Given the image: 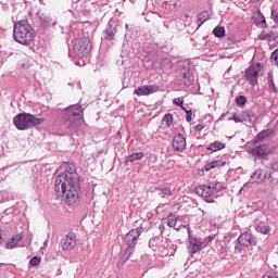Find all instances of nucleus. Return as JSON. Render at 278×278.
Returning <instances> with one entry per match:
<instances>
[{"instance_id":"nucleus-1","label":"nucleus","mask_w":278,"mask_h":278,"mask_svg":"<svg viewBox=\"0 0 278 278\" xmlns=\"http://www.w3.org/2000/svg\"><path fill=\"white\" fill-rule=\"evenodd\" d=\"M54 194L63 199L67 205H74L81 197V185L75 163H66L65 172L58 175L54 184Z\"/></svg>"},{"instance_id":"nucleus-2","label":"nucleus","mask_w":278,"mask_h":278,"mask_svg":"<svg viewBox=\"0 0 278 278\" xmlns=\"http://www.w3.org/2000/svg\"><path fill=\"white\" fill-rule=\"evenodd\" d=\"M13 38L15 42L29 47L36 38V33L27 20H22L13 26Z\"/></svg>"},{"instance_id":"nucleus-3","label":"nucleus","mask_w":278,"mask_h":278,"mask_svg":"<svg viewBox=\"0 0 278 278\" xmlns=\"http://www.w3.org/2000/svg\"><path fill=\"white\" fill-rule=\"evenodd\" d=\"M84 118V109L81 105L74 104L65 109V116H64V127L68 129V131L73 132L79 127Z\"/></svg>"},{"instance_id":"nucleus-4","label":"nucleus","mask_w":278,"mask_h":278,"mask_svg":"<svg viewBox=\"0 0 278 278\" xmlns=\"http://www.w3.org/2000/svg\"><path fill=\"white\" fill-rule=\"evenodd\" d=\"M42 123H45V118H38L29 113H20L13 118V125L18 131H27V129L38 127Z\"/></svg>"},{"instance_id":"nucleus-5","label":"nucleus","mask_w":278,"mask_h":278,"mask_svg":"<svg viewBox=\"0 0 278 278\" xmlns=\"http://www.w3.org/2000/svg\"><path fill=\"white\" fill-rule=\"evenodd\" d=\"M192 71V62L184 61L179 64L177 81L179 86L190 87L192 86V81H194V77L190 73Z\"/></svg>"},{"instance_id":"nucleus-6","label":"nucleus","mask_w":278,"mask_h":278,"mask_svg":"<svg viewBox=\"0 0 278 278\" xmlns=\"http://www.w3.org/2000/svg\"><path fill=\"white\" fill-rule=\"evenodd\" d=\"M92 51V42L88 38L76 39L74 42V53L78 58H86Z\"/></svg>"},{"instance_id":"nucleus-7","label":"nucleus","mask_w":278,"mask_h":278,"mask_svg":"<svg viewBox=\"0 0 278 278\" xmlns=\"http://www.w3.org/2000/svg\"><path fill=\"white\" fill-rule=\"evenodd\" d=\"M140 238V229H132L130 230L124 238V242L127 244L128 249L126 250V261L131 257V254L134 253V249L136 247V242Z\"/></svg>"},{"instance_id":"nucleus-8","label":"nucleus","mask_w":278,"mask_h":278,"mask_svg":"<svg viewBox=\"0 0 278 278\" xmlns=\"http://www.w3.org/2000/svg\"><path fill=\"white\" fill-rule=\"evenodd\" d=\"M195 194L199 197H203L206 203H214V199H216V192H214V188L212 186L202 185L200 187H195L194 190Z\"/></svg>"},{"instance_id":"nucleus-9","label":"nucleus","mask_w":278,"mask_h":278,"mask_svg":"<svg viewBox=\"0 0 278 278\" xmlns=\"http://www.w3.org/2000/svg\"><path fill=\"white\" fill-rule=\"evenodd\" d=\"M262 64L256 63L249 66L245 71V79L251 84V86H257V79L262 73Z\"/></svg>"},{"instance_id":"nucleus-10","label":"nucleus","mask_w":278,"mask_h":278,"mask_svg":"<svg viewBox=\"0 0 278 278\" xmlns=\"http://www.w3.org/2000/svg\"><path fill=\"white\" fill-rule=\"evenodd\" d=\"M250 155H253L254 161L264 160L270 155V151L268 150V143L258 144L249 150Z\"/></svg>"},{"instance_id":"nucleus-11","label":"nucleus","mask_w":278,"mask_h":278,"mask_svg":"<svg viewBox=\"0 0 278 278\" xmlns=\"http://www.w3.org/2000/svg\"><path fill=\"white\" fill-rule=\"evenodd\" d=\"M77 247V235L75 232H68L65 238L61 240L62 251H73Z\"/></svg>"},{"instance_id":"nucleus-12","label":"nucleus","mask_w":278,"mask_h":278,"mask_svg":"<svg viewBox=\"0 0 278 278\" xmlns=\"http://www.w3.org/2000/svg\"><path fill=\"white\" fill-rule=\"evenodd\" d=\"M116 25L114 24V20H110L105 29L103 30V38L104 40L112 41L116 38L117 34Z\"/></svg>"},{"instance_id":"nucleus-13","label":"nucleus","mask_w":278,"mask_h":278,"mask_svg":"<svg viewBox=\"0 0 278 278\" xmlns=\"http://www.w3.org/2000/svg\"><path fill=\"white\" fill-rule=\"evenodd\" d=\"M237 242L242 247H253V244H257L255 237H253V235H251L250 232H243L242 235H240L237 239Z\"/></svg>"},{"instance_id":"nucleus-14","label":"nucleus","mask_w":278,"mask_h":278,"mask_svg":"<svg viewBox=\"0 0 278 278\" xmlns=\"http://www.w3.org/2000/svg\"><path fill=\"white\" fill-rule=\"evenodd\" d=\"M172 147L174 151H177L178 153L184 152L186 149V137H184L181 134L175 136L172 142Z\"/></svg>"},{"instance_id":"nucleus-15","label":"nucleus","mask_w":278,"mask_h":278,"mask_svg":"<svg viewBox=\"0 0 278 278\" xmlns=\"http://www.w3.org/2000/svg\"><path fill=\"white\" fill-rule=\"evenodd\" d=\"M39 21L42 27H51V25H55L58 22L51 17L50 14L47 13H38Z\"/></svg>"},{"instance_id":"nucleus-16","label":"nucleus","mask_w":278,"mask_h":278,"mask_svg":"<svg viewBox=\"0 0 278 278\" xmlns=\"http://www.w3.org/2000/svg\"><path fill=\"white\" fill-rule=\"evenodd\" d=\"M155 92V88L153 86H141L135 90V94L138 97H147L149 94H153Z\"/></svg>"},{"instance_id":"nucleus-17","label":"nucleus","mask_w":278,"mask_h":278,"mask_svg":"<svg viewBox=\"0 0 278 278\" xmlns=\"http://www.w3.org/2000/svg\"><path fill=\"white\" fill-rule=\"evenodd\" d=\"M258 40H268V42H273V40H278V33H275L274 30L266 31L263 30L258 36Z\"/></svg>"},{"instance_id":"nucleus-18","label":"nucleus","mask_w":278,"mask_h":278,"mask_svg":"<svg viewBox=\"0 0 278 278\" xmlns=\"http://www.w3.org/2000/svg\"><path fill=\"white\" fill-rule=\"evenodd\" d=\"M201 242H199V239L197 238H190L189 239V247H188V251L191 253V254H194V253H199V251H201Z\"/></svg>"},{"instance_id":"nucleus-19","label":"nucleus","mask_w":278,"mask_h":278,"mask_svg":"<svg viewBox=\"0 0 278 278\" xmlns=\"http://www.w3.org/2000/svg\"><path fill=\"white\" fill-rule=\"evenodd\" d=\"M23 232L15 235L7 242V249H16V245L23 240Z\"/></svg>"},{"instance_id":"nucleus-20","label":"nucleus","mask_w":278,"mask_h":278,"mask_svg":"<svg viewBox=\"0 0 278 278\" xmlns=\"http://www.w3.org/2000/svg\"><path fill=\"white\" fill-rule=\"evenodd\" d=\"M247 118H251V113L243 112L241 115H233L232 117H229L228 121H235V123H244Z\"/></svg>"},{"instance_id":"nucleus-21","label":"nucleus","mask_w":278,"mask_h":278,"mask_svg":"<svg viewBox=\"0 0 278 278\" xmlns=\"http://www.w3.org/2000/svg\"><path fill=\"white\" fill-rule=\"evenodd\" d=\"M218 166H225V162L222 160L212 161L204 166V170L208 172L212 170V168H218Z\"/></svg>"},{"instance_id":"nucleus-22","label":"nucleus","mask_w":278,"mask_h":278,"mask_svg":"<svg viewBox=\"0 0 278 278\" xmlns=\"http://www.w3.org/2000/svg\"><path fill=\"white\" fill-rule=\"evenodd\" d=\"M177 220H178V217L175 214H169L167 216V225L173 229H176L177 231H179V228H177Z\"/></svg>"},{"instance_id":"nucleus-23","label":"nucleus","mask_w":278,"mask_h":278,"mask_svg":"<svg viewBox=\"0 0 278 278\" xmlns=\"http://www.w3.org/2000/svg\"><path fill=\"white\" fill-rule=\"evenodd\" d=\"M223 149H225V143L220 142V141H214L213 143L210 144V147L207 148V151H223Z\"/></svg>"},{"instance_id":"nucleus-24","label":"nucleus","mask_w":278,"mask_h":278,"mask_svg":"<svg viewBox=\"0 0 278 278\" xmlns=\"http://www.w3.org/2000/svg\"><path fill=\"white\" fill-rule=\"evenodd\" d=\"M142 157H144V153L143 152H137V153H132L130 155H128L125 159V162H136L137 160H142Z\"/></svg>"},{"instance_id":"nucleus-25","label":"nucleus","mask_w":278,"mask_h":278,"mask_svg":"<svg viewBox=\"0 0 278 278\" xmlns=\"http://www.w3.org/2000/svg\"><path fill=\"white\" fill-rule=\"evenodd\" d=\"M205 21H210V13L207 11H203L200 14H198L199 27H201V25H203Z\"/></svg>"},{"instance_id":"nucleus-26","label":"nucleus","mask_w":278,"mask_h":278,"mask_svg":"<svg viewBox=\"0 0 278 278\" xmlns=\"http://www.w3.org/2000/svg\"><path fill=\"white\" fill-rule=\"evenodd\" d=\"M270 136V130H263L261 131L255 138L254 143L257 144V142H262L265 138H268Z\"/></svg>"},{"instance_id":"nucleus-27","label":"nucleus","mask_w":278,"mask_h":278,"mask_svg":"<svg viewBox=\"0 0 278 278\" xmlns=\"http://www.w3.org/2000/svg\"><path fill=\"white\" fill-rule=\"evenodd\" d=\"M173 66V62L168 58H163L161 61V68L162 71H170V67Z\"/></svg>"},{"instance_id":"nucleus-28","label":"nucleus","mask_w":278,"mask_h":278,"mask_svg":"<svg viewBox=\"0 0 278 278\" xmlns=\"http://www.w3.org/2000/svg\"><path fill=\"white\" fill-rule=\"evenodd\" d=\"M213 34L216 38H223V36H225V27L223 26H216L213 29Z\"/></svg>"},{"instance_id":"nucleus-29","label":"nucleus","mask_w":278,"mask_h":278,"mask_svg":"<svg viewBox=\"0 0 278 278\" xmlns=\"http://www.w3.org/2000/svg\"><path fill=\"white\" fill-rule=\"evenodd\" d=\"M257 18H258V23H260L261 27L263 29H266V27H268V24H266V17L260 11L257 13Z\"/></svg>"},{"instance_id":"nucleus-30","label":"nucleus","mask_w":278,"mask_h":278,"mask_svg":"<svg viewBox=\"0 0 278 278\" xmlns=\"http://www.w3.org/2000/svg\"><path fill=\"white\" fill-rule=\"evenodd\" d=\"M20 68L27 70L31 66V61L29 59H22L18 61Z\"/></svg>"},{"instance_id":"nucleus-31","label":"nucleus","mask_w":278,"mask_h":278,"mask_svg":"<svg viewBox=\"0 0 278 278\" xmlns=\"http://www.w3.org/2000/svg\"><path fill=\"white\" fill-rule=\"evenodd\" d=\"M256 231H258V233H270V226H266V225H258L256 227Z\"/></svg>"},{"instance_id":"nucleus-32","label":"nucleus","mask_w":278,"mask_h":278,"mask_svg":"<svg viewBox=\"0 0 278 278\" xmlns=\"http://www.w3.org/2000/svg\"><path fill=\"white\" fill-rule=\"evenodd\" d=\"M160 197H172L173 195V191L170 190V188L168 187H164L163 189H161V192L159 193Z\"/></svg>"},{"instance_id":"nucleus-33","label":"nucleus","mask_w":278,"mask_h":278,"mask_svg":"<svg viewBox=\"0 0 278 278\" xmlns=\"http://www.w3.org/2000/svg\"><path fill=\"white\" fill-rule=\"evenodd\" d=\"M211 188H213V192H215V194L217 193V192H220V190H225V184H223V182H216L213 187H211Z\"/></svg>"},{"instance_id":"nucleus-34","label":"nucleus","mask_w":278,"mask_h":278,"mask_svg":"<svg viewBox=\"0 0 278 278\" xmlns=\"http://www.w3.org/2000/svg\"><path fill=\"white\" fill-rule=\"evenodd\" d=\"M164 123H166L167 127H170L173 125V114L167 113L163 117Z\"/></svg>"},{"instance_id":"nucleus-35","label":"nucleus","mask_w":278,"mask_h":278,"mask_svg":"<svg viewBox=\"0 0 278 278\" xmlns=\"http://www.w3.org/2000/svg\"><path fill=\"white\" fill-rule=\"evenodd\" d=\"M237 105H247V97L239 96L236 98Z\"/></svg>"},{"instance_id":"nucleus-36","label":"nucleus","mask_w":278,"mask_h":278,"mask_svg":"<svg viewBox=\"0 0 278 278\" xmlns=\"http://www.w3.org/2000/svg\"><path fill=\"white\" fill-rule=\"evenodd\" d=\"M41 260L38 256H34L30 258L29 264L30 266H39Z\"/></svg>"},{"instance_id":"nucleus-37","label":"nucleus","mask_w":278,"mask_h":278,"mask_svg":"<svg viewBox=\"0 0 278 278\" xmlns=\"http://www.w3.org/2000/svg\"><path fill=\"white\" fill-rule=\"evenodd\" d=\"M270 58L275 62V64L278 66V48L271 53Z\"/></svg>"},{"instance_id":"nucleus-38","label":"nucleus","mask_w":278,"mask_h":278,"mask_svg":"<svg viewBox=\"0 0 278 278\" xmlns=\"http://www.w3.org/2000/svg\"><path fill=\"white\" fill-rule=\"evenodd\" d=\"M242 244L238 243V241H235V253H242Z\"/></svg>"},{"instance_id":"nucleus-39","label":"nucleus","mask_w":278,"mask_h":278,"mask_svg":"<svg viewBox=\"0 0 278 278\" xmlns=\"http://www.w3.org/2000/svg\"><path fill=\"white\" fill-rule=\"evenodd\" d=\"M174 105H177V108H181V105H184V99L181 98L174 99Z\"/></svg>"},{"instance_id":"nucleus-40","label":"nucleus","mask_w":278,"mask_h":278,"mask_svg":"<svg viewBox=\"0 0 278 278\" xmlns=\"http://www.w3.org/2000/svg\"><path fill=\"white\" fill-rule=\"evenodd\" d=\"M268 84H269L270 90H275V80H273L271 75L268 76Z\"/></svg>"},{"instance_id":"nucleus-41","label":"nucleus","mask_w":278,"mask_h":278,"mask_svg":"<svg viewBox=\"0 0 278 278\" xmlns=\"http://www.w3.org/2000/svg\"><path fill=\"white\" fill-rule=\"evenodd\" d=\"M271 18L275 23H278V12L277 10H271Z\"/></svg>"},{"instance_id":"nucleus-42","label":"nucleus","mask_w":278,"mask_h":278,"mask_svg":"<svg viewBox=\"0 0 278 278\" xmlns=\"http://www.w3.org/2000/svg\"><path fill=\"white\" fill-rule=\"evenodd\" d=\"M186 114H187L186 121L187 123H190L192 121V111L191 110L186 111Z\"/></svg>"},{"instance_id":"nucleus-43","label":"nucleus","mask_w":278,"mask_h":278,"mask_svg":"<svg viewBox=\"0 0 278 278\" xmlns=\"http://www.w3.org/2000/svg\"><path fill=\"white\" fill-rule=\"evenodd\" d=\"M255 177H257V179L262 178V174L257 170H255L252 175H251V179H255Z\"/></svg>"},{"instance_id":"nucleus-44","label":"nucleus","mask_w":278,"mask_h":278,"mask_svg":"<svg viewBox=\"0 0 278 278\" xmlns=\"http://www.w3.org/2000/svg\"><path fill=\"white\" fill-rule=\"evenodd\" d=\"M271 170H273V173H278V163H274L271 165Z\"/></svg>"},{"instance_id":"nucleus-45","label":"nucleus","mask_w":278,"mask_h":278,"mask_svg":"<svg viewBox=\"0 0 278 278\" xmlns=\"http://www.w3.org/2000/svg\"><path fill=\"white\" fill-rule=\"evenodd\" d=\"M251 182H247L241 189L240 192H243L244 190H249V186Z\"/></svg>"},{"instance_id":"nucleus-46","label":"nucleus","mask_w":278,"mask_h":278,"mask_svg":"<svg viewBox=\"0 0 278 278\" xmlns=\"http://www.w3.org/2000/svg\"><path fill=\"white\" fill-rule=\"evenodd\" d=\"M195 131H201V129H203V126L201 124H198L195 127H194Z\"/></svg>"},{"instance_id":"nucleus-47","label":"nucleus","mask_w":278,"mask_h":278,"mask_svg":"<svg viewBox=\"0 0 278 278\" xmlns=\"http://www.w3.org/2000/svg\"><path fill=\"white\" fill-rule=\"evenodd\" d=\"M159 229H160L161 233H164V225L163 224L160 225Z\"/></svg>"},{"instance_id":"nucleus-48","label":"nucleus","mask_w":278,"mask_h":278,"mask_svg":"<svg viewBox=\"0 0 278 278\" xmlns=\"http://www.w3.org/2000/svg\"><path fill=\"white\" fill-rule=\"evenodd\" d=\"M181 110H184V112H188V110L184 106V104H181Z\"/></svg>"},{"instance_id":"nucleus-49","label":"nucleus","mask_w":278,"mask_h":278,"mask_svg":"<svg viewBox=\"0 0 278 278\" xmlns=\"http://www.w3.org/2000/svg\"><path fill=\"white\" fill-rule=\"evenodd\" d=\"M3 240V237L1 236V233H0V244H1V241Z\"/></svg>"},{"instance_id":"nucleus-50","label":"nucleus","mask_w":278,"mask_h":278,"mask_svg":"<svg viewBox=\"0 0 278 278\" xmlns=\"http://www.w3.org/2000/svg\"><path fill=\"white\" fill-rule=\"evenodd\" d=\"M257 1H260V0H252V3H257Z\"/></svg>"},{"instance_id":"nucleus-51","label":"nucleus","mask_w":278,"mask_h":278,"mask_svg":"<svg viewBox=\"0 0 278 278\" xmlns=\"http://www.w3.org/2000/svg\"><path fill=\"white\" fill-rule=\"evenodd\" d=\"M264 179H268V175L267 174H265Z\"/></svg>"}]
</instances>
